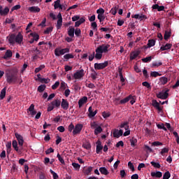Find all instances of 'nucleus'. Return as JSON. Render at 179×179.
I'll return each mask as SVG.
<instances>
[{
  "label": "nucleus",
  "mask_w": 179,
  "mask_h": 179,
  "mask_svg": "<svg viewBox=\"0 0 179 179\" xmlns=\"http://www.w3.org/2000/svg\"><path fill=\"white\" fill-rule=\"evenodd\" d=\"M97 17H98L100 23H101V22H104V19H106V16H104V14L98 15Z\"/></svg>",
  "instance_id": "nucleus-52"
},
{
  "label": "nucleus",
  "mask_w": 179,
  "mask_h": 179,
  "mask_svg": "<svg viewBox=\"0 0 179 179\" xmlns=\"http://www.w3.org/2000/svg\"><path fill=\"white\" fill-rule=\"evenodd\" d=\"M13 55V53L12 52V50H7L3 57V59H10V58H12V56Z\"/></svg>",
  "instance_id": "nucleus-15"
},
{
  "label": "nucleus",
  "mask_w": 179,
  "mask_h": 179,
  "mask_svg": "<svg viewBox=\"0 0 179 179\" xmlns=\"http://www.w3.org/2000/svg\"><path fill=\"white\" fill-rule=\"evenodd\" d=\"M103 132V128L101 127L98 126L94 130V135H99V134H101Z\"/></svg>",
  "instance_id": "nucleus-35"
},
{
  "label": "nucleus",
  "mask_w": 179,
  "mask_h": 179,
  "mask_svg": "<svg viewBox=\"0 0 179 179\" xmlns=\"http://www.w3.org/2000/svg\"><path fill=\"white\" fill-rule=\"evenodd\" d=\"M45 85H39L38 87V92H39V93H43V92H44L45 90Z\"/></svg>",
  "instance_id": "nucleus-41"
},
{
  "label": "nucleus",
  "mask_w": 179,
  "mask_h": 179,
  "mask_svg": "<svg viewBox=\"0 0 179 179\" xmlns=\"http://www.w3.org/2000/svg\"><path fill=\"white\" fill-rule=\"evenodd\" d=\"M92 73H91V78L93 80H96V79H97V72H96V71H94V69H92Z\"/></svg>",
  "instance_id": "nucleus-38"
},
{
  "label": "nucleus",
  "mask_w": 179,
  "mask_h": 179,
  "mask_svg": "<svg viewBox=\"0 0 179 179\" xmlns=\"http://www.w3.org/2000/svg\"><path fill=\"white\" fill-rule=\"evenodd\" d=\"M150 76H152V78H157V76H162V74H159L157 71H152Z\"/></svg>",
  "instance_id": "nucleus-47"
},
{
  "label": "nucleus",
  "mask_w": 179,
  "mask_h": 179,
  "mask_svg": "<svg viewBox=\"0 0 179 179\" xmlns=\"http://www.w3.org/2000/svg\"><path fill=\"white\" fill-rule=\"evenodd\" d=\"M157 127L159 129H163L164 131H167V128L164 127V124L163 123L157 124Z\"/></svg>",
  "instance_id": "nucleus-48"
},
{
  "label": "nucleus",
  "mask_w": 179,
  "mask_h": 179,
  "mask_svg": "<svg viewBox=\"0 0 179 179\" xmlns=\"http://www.w3.org/2000/svg\"><path fill=\"white\" fill-rule=\"evenodd\" d=\"M102 57H103V53H102L101 49L97 48L96 49L95 58L96 59H101Z\"/></svg>",
  "instance_id": "nucleus-17"
},
{
  "label": "nucleus",
  "mask_w": 179,
  "mask_h": 179,
  "mask_svg": "<svg viewBox=\"0 0 179 179\" xmlns=\"http://www.w3.org/2000/svg\"><path fill=\"white\" fill-rule=\"evenodd\" d=\"M6 147L7 148V153L10 152V149L12 148V142L9 141L6 144Z\"/></svg>",
  "instance_id": "nucleus-44"
},
{
  "label": "nucleus",
  "mask_w": 179,
  "mask_h": 179,
  "mask_svg": "<svg viewBox=\"0 0 179 179\" xmlns=\"http://www.w3.org/2000/svg\"><path fill=\"white\" fill-rule=\"evenodd\" d=\"M15 135L16 139L18 141V145L21 147L23 146V143H24V140H23V136H22V135L17 133H15Z\"/></svg>",
  "instance_id": "nucleus-12"
},
{
  "label": "nucleus",
  "mask_w": 179,
  "mask_h": 179,
  "mask_svg": "<svg viewBox=\"0 0 179 179\" xmlns=\"http://www.w3.org/2000/svg\"><path fill=\"white\" fill-rule=\"evenodd\" d=\"M130 142H131V145L134 148L136 146V143L138 142V140H136V138H133L130 140Z\"/></svg>",
  "instance_id": "nucleus-56"
},
{
  "label": "nucleus",
  "mask_w": 179,
  "mask_h": 179,
  "mask_svg": "<svg viewBox=\"0 0 179 179\" xmlns=\"http://www.w3.org/2000/svg\"><path fill=\"white\" fill-rule=\"evenodd\" d=\"M156 44V41L155 39H150L148 41V43L147 44L148 48H150L152 47H154V45Z\"/></svg>",
  "instance_id": "nucleus-32"
},
{
  "label": "nucleus",
  "mask_w": 179,
  "mask_h": 179,
  "mask_svg": "<svg viewBox=\"0 0 179 179\" xmlns=\"http://www.w3.org/2000/svg\"><path fill=\"white\" fill-rule=\"evenodd\" d=\"M143 86L145 87H147V89H152V87L150 86V84L148 83L147 81L142 83Z\"/></svg>",
  "instance_id": "nucleus-55"
},
{
  "label": "nucleus",
  "mask_w": 179,
  "mask_h": 179,
  "mask_svg": "<svg viewBox=\"0 0 179 179\" xmlns=\"http://www.w3.org/2000/svg\"><path fill=\"white\" fill-rule=\"evenodd\" d=\"M169 92L170 90H166V91H162V92H159L156 94L157 99H161L162 100H166L169 97Z\"/></svg>",
  "instance_id": "nucleus-6"
},
{
  "label": "nucleus",
  "mask_w": 179,
  "mask_h": 179,
  "mask_svg": "<svg viewBox=\"0 0 179 179\" xmlns=\"http://www.w3.org/2000/svg\"><path fill=\"white\" fill-rule=\"evenodd\" d=\"M66 86L67 85L66 84V83L62 81L60 84V89L62 90H65V89H66Z\"/></svg>",
  "instance_id": "nucleus-57"
},
{
  "label": "nucleus",
  "mask_w": 179,
  "mask_h": 179,
  "mask_svg": "<svg viewBox=\"0 0 179 179\" xmlns=\"http://www.w3.org/2000/svg\"><path fill=\"white\" fill-rule=\"evenodd\" d=\"M162 65H163L162 62H155L152 63L153 68H159V66H162Z\"/></svg>",
  "instance_id": "nucleus-42"
},
{
  "label": "nucleus",
  "mask_w": 179,
  "mask_h": 179,
  "mask_svg": "<svg viewBox=\"0 0 179 179\" xmlns=\"http://www.w3.org/2000/svg\"><path fill=\"white\" fill-rule=\"evenodd\" d=\"M92 170L93 167L89 166L87 169L84 170V174H85V176H89V174L92 173Z\"/></svg>",
  "instance_id": "nucleus-36"
},
{
  "label": "nucleus",
  "mask_w": 179,
  "mask_h": 179,
  "mask_svg": "<svg viewBox=\"0 0 179 179\" xmlns=\"http://www.w3.org/2000/svg\"><path fill=\"white\" fill-rule=\"evenodd\" d=\"M101 150H103V145H101V141L100 140H98L96 142V152L97 155H99Z\"/></svg>",
  "instance_id": "nucleus-16"
},
{
  "label": "nucleus",
  "mask_w": 179,
  "mask_h": 179,
  "mask_svg": "<svg viewBox=\"0 0 179 179\" xmlns=\"http://www.w3.org/2000/svg\"><path fill=\"white\" fill-rule=\"evenodd\" d=\"M120 127L124 128L125 131H128V129H129V122H124L122 123Z\"/></svg>",
  "instance_id": "nucleus-28"
},
{
  "label": "nucleus",
  "mask_w": 179,
  "mask_h": 179,
  "mask_svg": "<svg viewBox=\"0 0 179 179\" xmlns=\"http://www.w3.org/2000/svg\"><path fill=\"white\" fill-rule=\"evenodd\" d=\"M140 54L141 52L139 51L131 52L130 53V61H134V59H136V57H138Z\"/></svg>",
  "instance_id": "nucleus-19"
},
{
  "label": "nucleus",
  "mask_w": 179,
  "mask_h": 179,
  "mask_svg": "<svg viewBox=\"0 0 179 179\" xmlns=\"http://www.w3.org/2000/svg\"><path fill=\"white\" fill-rule=\"evenodd\" d=\"M85 76V70L82 69L81 70L77 71L74 74H73V78L74 79H82Z\"/></svg>",
  "instance_id": "nucleus-8"
},
{
  "label": "nucleus",
  "mask_w": 179,
  "mask_h": 179,
  "mask_svg": "<svg viewBox=\"0 0 179 179\" xmlns=\"http://www.w3.org/2000/svg\"><path fill=\"white\" fill-rule=\"evenodd\" d=\"M85 103H87V96H83L78 101L79 108H80V107H82Z\"/></svg>",
  "instance_id": "nucleus-22"
},
{
  "label": "nucleus",
  "mask_w": 179,
  "mask_h": 179,
  "mask_svg": "<svg viewBox=\"0 0 179 179\" xmlns=\"http://www.w3.org/2000/svg\"><path fill=\"white\" fill-rule=\"evenodd\" d=\"M58 86H59V81H56L55 83L52 86V89L55 90L58 88Z\"/></svg>",
  "instance_id": "nucleus-63"
},
{
  "label": "nucleus",
  "mask_w": 179,
  "mask_h": 179,
  "mask_svg": "<svg viewBox=\"0 0 179 179\" xmlns=\"http://www.w3.org/2000/svg\"><path fill=\"white\" fill-rule=\"evenodd\" d=\"M150 61H152V56L142 59V62H145V64H148V62H150Z\"/></svg>",
  "instance_id": "nucleus-49"
},
{
  "label": "nucleus",
  "mask_w": 179,
  "mask_h": 179,
  "mask_svg": "<svg viewBox=\"0 0 179 179\" xmlns=\"http://www.w3.org/2000/svg\"><path fill=\"white\" fill-rule=\"evenodd\" d=\"M120 8V6H115L114 7H113L110 11V13H111L112 15H113V16H115L117 15V10H118V8Z\"/></svg>",
  "instance_id": "nucleus-29"
},
{
  "label": "nucleus",
  "mask_w": 179,
  "mask_h": 179,
  "mask_svg": "<svg viewBox=\"0 0 179 179\" xmlns=\"http://www.w3.org/2000/svg\"><path fill=\"white\" fill-rule=\"evenodd\" d=\"M169 148H164L160 152V155H162V156H164V153H169Z\"/></svg>",
  "instance_id": "nucleus-58"
},
{
  "label": "nucleus",
  "mask_w": 179,
  "mask_h": 179,
  "mask_svg": "<svg viewBox=\"0 0 179 179\" xmlns=\"http://www.w3.org/2000/svg\"><path fill=\"white\" fill-rule=\"evenodd\" d=\"M31 37L34 38V40L35 41H38L39 38H40V36L38 35V34L36 33H31Z\"/></svg>",
  "instance_id": "nucleus-40"
},
{
  "label": "nucleus",
  "mask_w": 179,
  "mask_h": 179,
  "mask_svg": "<svg viewBox=\"0 0 179 179\" xmlns=\"http://www.w3.org/2000/svg\"><path fill=\"white\" fill-rule=\"evenodd\" d=\"M68 35L69 36V37H71V38L75 37V28L74 27H71L69 29Z\"/></svg>",
  "instance_id": "nucleus-30"
},
{
  "label": "nucleus",
  "mask_w": 179,
  "mask_h": 179,
  "mask_svg": "<svg viewBox=\"0 0 179 179\" xmlns=\"http://www.w3.org/2000/svg\"><path fill=\"white\" fill-rule=\"evenodd\" d=\"M56 27H57V30H59V29H61V27H62V19L57 20Z\"/></svg>",
  "instance_id": "nucleus-45"
},
{
  "label": "nucleus",
  "mask_w": 179,
  "mask_h": 179,
  "mask_svg": "<svg viewBox=\"0 0 179 179\" xmlns=\"http://www.w3.org/2000/svg\"><path fill=\"white\" fill-rule=\"evenodd\" d=\"M19 71L17 69H7L6 71V79L7 83L13 84L16 83L17 82V73Z\"/></svg>",
  "instance_id": "nucleus-1"
},
{
  "label": "nucleus",
  "mask_w": 179,
  "mask_h": 179,
  "mask_svg": "<svg viewBox=\"0 0 179 179\" xmlns=\"http://www.w3.org/2000/svg\"><path fill=\"white\" fill-rule=\"evenodd\" d=\"M152 9H157L158 12L164 10V6H159V4H154L152 6Z\"/></svg>",
  "instance_id": "nucleus-24"
},
{
  "label": "nucleus",
  "mask_w": 179,
  "mask_h": 179,
  "mask_svg": "<svg viewBox=\"0 0 179 179\" xmlns=\"http://www.w3.org/2000/svg\"><path fill=\"white\" fill-rule=\"evenodd\" d=\"M132 99V95H129V96L120 100V104H125L126 103H128L129 100Z\"/></svg>",
  "instance_id": "nucleus-31"
},
{
  "label": "nucleus",
  "mask_w": 179,
  "mask_h": 179,
  "mask_svg": "<svg viewBox=\"0 0 179 179\" xmlns=\"http://www.w3.org/2000/svg\"><path fill=\"white\" fill-rule=\"evenodd\" d=\"M39 82H41V83H49L50 82V79L49 78H40Z\"/></svg>",
  "instance_id": "nucleus-61"
},
{
  "label": "nucleus",
  "mask_w": 179,
  "mask_h": 179,
  "mask_svg": "<svg viewBox=\"0 0 179 179\" xmlns=\"http://www.w3.org/2000/svg\"><path fill=\"white\" fill-rule=\"evenodd\" d=\"M124 134V131H122V129L118 130V129H115L113 131V137L114 138H120V136H122V135Z\"/></svg>",
  "instance_id": "nucleus-14"
},
{
  "label": "nucleus",
  "mask_w": 179,
  "mask_h": 179,
  "mask_svg": "<svg viewBox=\"0 0 179 179\" xmlns=\"http://www.w3.org/2000/svg\"><path fill=\"white\" fill-rule=\"evenodd\" d=\"M152 106L154 107V108H156V110H158L159 113H162L163 111V106H160V103L156 101V99H153L152 101Z\"/></svg>",
  "instance_id": "nucleus-9"
},
{
  "label": "nucleus",
  "mask_w": 179,
  "mask_h": 179,
  "mask_svg": "<svg viewBox=\"0 0 179 179\" xmlns=\"http://www.w3.org/2000/svg\"><path fill=\"white\" fill-rule=\"evenodd\" d=\"M74 33L76 36V37H79V36H80L82 31L80 30V29L77 28L74 30Z\"/></svg>",
  "instance_id": "nucleus-51"
},
{
  "label": "nucleus",
  "mask_w": 179,
  "mask_h": 179,
  "mask_svg": "<svg viewBox=\"0 0 179 179\" xmlns=\"http://www.w3.org/2000/svg\"><path fill=\"white\" fill-rule=\"evenodd\" d=\"M111 115V114H110V112H103L102 113V117H103L104 118H108V117H110Z\"/></svg>",
  "instance_id": "nucleus-62"
},
{
  "label": "nucleus",
  "mask_w": 179,
  "mask_h": 179,
  "mask_svg": "<svg viewBox=\"0 0 179 179\" xmlns=\"http://www.w3.org/2000/svg\"><path fill=\"white\" fill-rule=\"evenodd\" d=\"M31 52L33 54L32 57H31V59L33 61H36V59H37L38 58V55H40V54H41V52L37 48H32Z\"/></svg>",
  "instance_id": "nucleus-7"
},
{
  "label": "nucleus",
  "mask_w": 179,
  "mask_h": 179,
  "mask_svg": "<svg viewBox=\"0 0 179 179\" xmlns=\"http://www.w3.org/2000/svg\"><path fill=\"white\" fill-rule=\"evenodd\" d=\"M171 47H173V45L171 43H166L165 45H162L160 48L161 51H166L167 50L171 49Z\"/></svg>",
  "instance_id": "nucleus-21"
},
{
  "label": "nucleus",
  "mask_w": 179,
  "mask_h": 179,
  "mask_svg": "<svg viewBox=\"0 0 179 179\" xmlns=\"http://www.w3.org/2000/svg\"><path fill=\"white\" fill-rule=\"evenodd\" d=\"M7 38L10 45H15L16 43L17 44H22L23 42V35L22 32H18L17 35L16 34H10L7 36Z\"/></svg>",
  "instance_id": "nucleus-2"
},
{
  "label": "nucleus",
  "mask_w": 179,
  "mask_h": 179,
  "mask_svg": "<svg viewBox=\"0 0 179 179\" xmlns=\"http://www.w3.org/2000/svg\"><path fill=\"white\" fill-rule=\"evenodd\" d=\"M69 48H66L64 49L56 48L55 50V55H56V57H59L61 55H64V54H66V52H69Z\"/></svg>",
  "instance_id": "nucleus-5"
},
{
  "label": "nucleus",
  "mask_w": 179,
  "mask_h": 179,
  "mask_svg": "<svg viewBox=\"0 0 179 179\" xmlns=\"http://www.w3.org/2000/svg\"><path fill=\"white\" fill-rule=\"evenodd\" d=\"M9 7H5L3 9V7L2 6H0V15L1 16H6L8 13H9Z\"/></svg>",
  "instance_id": "nucleus-13"
},
{
  "label": "nucleus",
  "mask_w": 179,
  "mask_h": 179,
  "mask_svg": "<svg viewBox=\"0 0 179 179\" xmlns=\"http://www.w3.org/2000/svg\"><path fill=\"white\" fill-rule=\"evenodd\" d=\"M59 107H61V99H57L48 105V111H52L54 108H59Z\"/></svg>",
  "instance_id": "nucleus-3"
},
{
  "label": "nucleus",
  "mask_w": 179,
  "mask_h": 179,
  "mask_svg": "<svg viewBox=\"0 0 179 179\" xmlns=\"http://www.w3.org/2000/svg\"><path fill=\"white\" fill-rule=\"evenodd\" d=\"M163 176V173L160 171H157V172H152L151 173V176L152 177H157V178H162Z\"/></svg>",
  "instance_id": "nucleus-25"
},
{
  "label": "nucleus",
  "mask_w": 179,
  "mask_h": 179,
  "mask_svg": "<svg viewBox=\"0 0 179 179\" xmlns=\"http://www.w3.org/2000/svg\"><path fill=\"white\" fill-rule=\"evenodd\" d=\"M170 37H171V31H166L164 33V40H166V41H167V40H169V38H170Z\"/></svg>",
  "instance_id": "nucleus-34"
},
{
  "label": "nucleus",
  "mask_w": 179,
  "mask_h": 179,
  "mask_svg": "<svg viewBox=\"0 0 179 179\" xmlns=\"http://www.w3.org/2000/svg\"><path fill=\"white\" fill-rule=\"evenodd\" d=\"M170 177H171V174L170 173L169 171H166L164 173L163 176V179H169L170 178Z\"/></svg>",
  "instance_id": "nucleus-50"
},
{
  "label": "nucleus",
  "mask_w": 179,
  "mask_h": 179,
  "mask_svg": "<svg viewBox=\"0 0 179 179\" xmlns=\"http://www.w3.org/2000/svg\"><path fill=\"white\" fill-rule=\"evenodd\" d=\"M119 76L120 82H122V86H125V78H124V76L122 75V69H119Z\"/></svg>",
  "instance_id": "nucleus-23"
},
{
  "label": "nucleus",
  "mask_w": 179,
  "mask_h": 179,
  "mask_svg": "<svg viewBox=\"0 0 179 179\" xmlns=\"http://www.w3.org/2000/svg\"><path fill=\"white\" fill-rule=\"evenodd\" d=\"M50 173L53 176V179L59 178L58 174H57V173L54 172V171H52V169L50 170Z\"/></svg>",
  "instance_id": "nucleus-54"
},
{
  "label": "nucleus",
  "mask_w": 179,
  "mask_h": 179,
  "mask_svg": "<svg viewBox=\"0 0 179 179\" xmlns=\"http://www.w3.org/2000/svg\"><path fill=\"white\" fill-rule=\"evenodd\" d=\"M97 48H100L101 49V51H102V54L103 52L106 53L108 51V48H110V45L107 44V45H99L98 46Z\"/></svg>",
  "instance_id": "nucleus-18"
},
{
  "label": "nucleus",
  "mask_w": 179,
  "mask_h": 179,
  "mask_svg": "<svg viewBox=\"0 0 179 179\" xmlns=\"http://www.w3.org/2000/svg\"><path fill=\"white\" fill-rule=\"evenodd\" d=\"M20 8H22V6L20 4L15 5L12 8H11V12L10 13H12V12H13V10H18V9H20Z\"/></svg>",
  "instance_id": "nucleus-53"
},
{
  "label": "nucleus",
  "mask_w": 179,
  "mask_h": 179,
  "mask_svg": "<svg viewBox=\"0 0 179 179\" xmlns=\"http://www.w3.org/2000/svg\"><path fill=\"white\" fill-rule=\"evenodd\" d=\"M150 164L153 166V167H155V169H160V167H162V166H160V164H159L158 162H151Z\"/></svg>",
  "instance_id": "nucleus-46"
},
{
  "label": "nucleus",
  "mask_w": 179,
  "mask_h": 179,
  "mask_svg": "<svg viewBox=\"0 0 179 179\" xmlns=\"http://www.w3.org/2000/svg\"><path fill=\"white\" fill-rule=\"evenodd\" d=\"M44 68H45V65L44 64H41L39 66V67H37L35 69V73H38V72H40V71H43V69H44Z\"/></svg>",
  "instance_id": "nucleus-37"
},
{
  "label": "nucleus",
  "mask_w": 179,
  "mask_h": 179,
  "mask_svg": "<svg viewBox=\"0 0 179 179\" xmlns=\"http://www.w3.org/2000/svg\"><path fill=\"white\" fill-rule=\"evenodd\" d=\"M60 106L63 110H68L69 108V102H68V100L62 99Z\"/></svg>",
  "instance_id": "nucleus-11"
},
{
  "label": "nucleus",
  "mask_w": 179,
  "mask_h": 179,
  "mask_svg": "<svg viewBox=\"0 0 179 179\" xmlns=\"http://www.w3.org/2000/svg\"><path fill=\"white\" fill-rule=\"evenodd\" d=\"M108 66V61H105L103 63H95L94 64V68L96 71H100L104 69Z\"/></svg>",
  "instance_id": "nucleus-4"
},
{
  "label": "nucleus",
  "mask_w": 179,
  "mask_h": 179,
  "mask_svg": "<svg viewBox=\"0 0 179 179\" xmlns=\"http://www.w3.org/2000/svg\"><path fill=\"white\" fill-rule=\"evenodd\" d=\"M61 0H57L54 2V8L55 9H61Z\"/></svg>",
  "instance_id": "nucleus-33"
},
{
  "label": "nucleus",
  "mask_w": 179,
  "mask_h": 179,
  "mask_svg": "<svg viewBox=\"0 0 179 179\" xmlns=\"http://www.w3.org/2000/svg\"><path fill=\"white\" fill-rule=\"evenodd\" d=\"M28 10H29V12L32 13H38L41 9L37 6H31V7H29Z\"/></svg>",
  "instance_id": "nucleus-20"
},
{
  "label": "nucleus",
  "mask_w": 179,
  "mask_h": 179,
  "mask_svg": "<svg viewBox=\"0 0 179 179\" xmlns=\"http://www.w3.org/2000/svg\"><path fill=\"white\" fill-rule=\"evenodd\" d=\"M99 171H100L101 174H103V176H108V174H109V172L107 170V168H106V167L99 168Z\"/></svg>",
  "instance_id": "nucleus-27"
},
{
  "label": "nucleus",
  "mask_w": 179,
  "mask_h": 179,
  "mask_svg": "<svg viewBox=\"0 0 179 179\" xmlns=\"http://www.w3.org/2000/svg\"><path fill=\"white\" fill-rule=\"evenodd\" d=\"M104 12L105 10L103 9V8H100L96 10V13H98V15H104Z\"/></svg>",
  "instance_id": "nucleus-64"
},
{
  "label": "nucleus",
  "mask_w": 179,
  "mask_h": 179,
  "mask_svg": "<svg viewBox=\"0 0 179 179\" xmlns=\"http://www.w3.org/2000/svg\"><path fill=\"white\" fill-rule=\"evenodd\" d=\"M159 80H160L161 85H166V83H167L168 82V79L166 77H161L159 78Z\"/></svg>",
  "instance_id": "nucleus-43"
},
{
  "label": "nucleus",
  "mask_w": 179,
  "mask_h": 179,
  "mask_svg": "<svg viewBox=\"0 0 179 179\" xmlns=\"http://www.w3.org/2000/svg\"><path fill=\"white\" fill-rule=\"evenodd\" d=\"M83 128V124H77L74 129L73 130V135H78V134H80V131H82Z\"/></svg>",
  "instance_id": "nucleus-10"
},
{
  "label": "nucleus",
  "mask_w": 179,
  "mask_h": 179,
  "mask_svg": "<svg viewBox=\"0 0 179 179\" xmlns=\"http://www.w3.org/2000/svg\"><path fill=\"white\" fill-rule=\"evenodd\" d=\"M52 27H48L46 30L44 31V34H50L52 31Z\"/></svg>",
  "instance_id": "nucleus-59"
},
{
  "label": "nucleus",
  "mask_w": 179,
  "mask_h": 179,
  "mask_svg": "<svg viewBox=\"0 0 179 179\" xmlns=\"http://www.w3.org/2000/svg\"><path fill=\"white\" fill-rule=\"evenodd\" d=\"M64 59H71L74 58L73 55L72 54H66L64 56Z\"/></svg>",
  "instance_id": "nucleus-60"
},
{
  "label": "nucleus",
  "mask_w": 179,
  "mask_h": 179,
  "mask_svg": "<svg viewBox=\"0 0 179 179\" xmlns=\"http://www.w3.org/2000/svg\"><path fill=\"white\" fill-rule=\"evenodd\" d=\"M13 148L15 152H19V147H17V141L16 140L13 141Z\"/></svg>",
  "instance_id": "nucleus-39"
},
{
  "label": "nucleus",
  "mask_w": 179,
  "mask_h": 179,
  "mask_svg": "<svg viewBox=\"0 0 179 179\" xmlns=\"http://www.w3.org/2000/svg\"><path fill=\"white\" fill-rule=\"evenodd\" d=\"M5 96H6V87L3 88L0 93V100H3L5 99Z\"/></svg>",
  "instance_id": "nucleus-26"
}]
</instances>
